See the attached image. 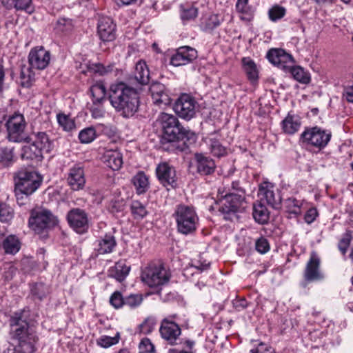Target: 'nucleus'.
Wrapping results in <instances>:
<instances>
[{
    "instance_id": "1",
    "label": "nucleus",
    "mask_w": 353,
    "mask_h": 353,
    "mask_svg": "<svg viewBox=\"0 0 353 353\" xmlns=\"http://www.w3.org/2000/svg\"><path fill=\"white\" fill-rule=\"evenodd\" d=\"M10 336L16 343V351L34 353L39 336L35 329L33 314L28 307L14 312L9 319Z\"/></svg>"
},
{
    "instance_id": "2",
    "label": "nucleus",
    "mask_w": 353,
    "mask_h": 353,
    "mask_svg": "<svg viewBox=\"0 0 353 353\" xmlns=\"http://www.w3.org/2000/svg\"><path fill=\"white\" fill-rule=\"evenodd\" d=\"M108 98L116 112L123 117H131L139 110V93L126 83L120 81L112 84Z\"/></svg>"
},
{
    "instance_id": "3",
    "label": "nucleus",
    "mask_w": 353,
    "mask_h": 353,
    "mask_svg": "<svg viewBox=\"0 0 353 353\" xmlns=\"http://www.w3.org/2000/svg\"><path fill=\"white\" fill-rule=\"evenodd\" d=\"M14 181L17 201L23 205L30 201V196L40 187L43 178L35 171L21 170L14 174Z\"/></svg>"
},
{
    "instance_id": "4",
    "label": "nucleus",
    "mask_w": 353,
    "mask_h": 353,
    "mask_svg": "<svg viewBox=\"0 0 353 353\" xmlns=\"http://www.w3.org/2000/svg\"><path fill=\"white\" fill-rule=\"evenodd\" d=\"M196 136L194 132L183 128L180 123L163 132L161 140L165 150H185L190 144L194 143Z\"/></svg>"
},
{
    "instance_id": "5",
    "label": "nucleus",
    "mask_w": 353,
    "mask_h": 353,
    "mask_svg": "<svg viewBox=\"0 0 353 353\" xmlns=\"http://www.w3.org/2000/svg\"><path fill=\"white\" fill-rule=\"evenodd\" d=\"M196 136L194 132L183 128L180 123L163 132L161 140L165 150H185L190 144L194 143Z\"/></svg>"
},
{
    "instance_id": "6",
    "label": "nucleus",
    "mask_w": 353,
    "mask_h": 353,
    "mask_svg": "<svg viewBox=\"0 0 353 353\" xmlns=\"http://www.w3.org/2000/svg\"><path fill=\"white\" fill-rule=\"evenodd\" d=\"M173 217L179 233L189 235L196 230L199 216L193 207L183 204L176 205Z\"/></svg>"
},
{
    "instance_id": "7",
    "label": "nucleus",
    "mask_w": 353,
    "mask_h": 353,
    "mask_svg": "<svg viewBox=\"0 0 353 353\" xmlns=\"http://www.w3.org/2000/svg\"><path fill=\"white\" fill-rule=\"evenodd\" d=\"M7 129V138L10 141L14 143L27 142L29 143L32 138L26 136L24 130L26 122L22 114L14 112L10 115L6 123Z\"/></svg>"
},
{
    "instance_id": "8",
    "label": "nucleus",
    "mask_w": 353,
    "mask_h": 353,
    "mask_svg": "<svg viewBox=\"0 0 353 353\" xmlns=\"http://www.w3.org/2000/svg\"><path fill=\"white\" fill-rule=\"evenodd\" d=\"M332 133L319 126L305 128L301 134L303 143L319 150L325 148L330 142Z\"/></svg>"
},
{
    "instance_id": "9",
    "label": "nucleus",
    "mask_w": 353,
    "mask_h": 353,
    "mask_svg": "<svg viewBox=\"0 0 353 353\" xmlns=\"http://www.w3.org/2000/svg\"><path fill=\"white\" fill-rule=\"evenodd\" d=\"M56 217L46 209L32 210L28 221L29 226L37 233H40L57 223Z\"/></svg>"
},
{
    "instance_id": "10",
    "label": "nucleus",
    "mask_w": 353,
    "mask_h": 353,
    "mask_svg": "<svg viewBox=\"0 0 353 353\" xmlns=\"http://www.w3.org/2000/svg\"><path fill=\"white\" fill-rule=\"evenodd\" d=\"M142 279L150 287H157L167 283L169 275L162 265L151 264L143 272Z\"/></svg>"
},
{
    "instance_id": "11",
    "label": "nucleus",
    "mask_w": 353,
    "mask_h": 353,
    "mask_svg": "<svg viewBox=\"0 0 353 353\" xmlns=\"http://www.w3.org/2000/svg\"><path fill=\"white\" fill-rule=\"evenodd\" d=\"M197 106L198 103L194 97L183 94L175 101L173 109L181 118L190 120L194 117Z\"/></svg>"
},
{
    "instance_id": "12",
    "label": "nucleus",
    "mask_w": 353,
    "mask_h": 353,
    "mask_svg": "<svg viewBox=\"0 0 353 353\" xmlns=\"http://www.w3.org/2000/svg\"><path fill=\"white\" fill-rule=\"evenodd\" d=\"M175 317L174 314L163 319L159 328L161 337L170 345L176 344L181 334L180 327L173 321Z\"/></svg>"
},
{
    "instance_id": "13",
    "label": "nucleus",
    "mask_w": 353,
    "mask_h": 353,
    "mask_svg": "<svg viewBox=\"0 0 353 353\" xmlns=\"http://www.w3.org/2000/svg\"><path fill=\"white\" fill-rule=\"evenodd\" d=\"M245 196L242 194L235 196L233 194H225L221 201L219 211L225 214V219H230V214L241 212L244 209Z\"/></svg>"
},
{
    "instance_id": "14",
    "label": "nucleus",
    "mask_w": 353,
    "mask_h": 353,
    "mask_svg": "<svg viewBox=\"0 0 353 353\" xmlns=\"http://www.w3.org/2000/svg\"><path fill=\"white\" fill-rule=\"evenodd\" d=\"M70 226L77 233L83 234L88 229V217L87 213L80 208H72L67 214Z\"/></svg>"
},
{
    "instance_id": "15",
    "label": "nucleus",
    "mask_w": 353,
    "mask_h": 353,
    "mask_svg": "<svg viewBox=\"0 0 353 353\" xmlns=\"http://www.w3.org/2000/svg\"><path fill=\"white\" fill-rule=\"evenodd\" d=\"M50 60V52L42 46L32 48L28 55V63L32 69H45L48 65Z\"/></svg>"
},
{
    "instance_id": "16",
    "label": "nucleus",
    "mask_w": 353,
    "mask_h": 353,
    "mask_svg": "<svg viewBox=\"0 0 353 353\" xmlns=\"http://www.w3.org/2000/svg\"><path fill=\"white\" fill-rule=\"evenodd\" d=\"M66 179L68 185L72 190H83L85 184V177L82 163H76L70 168Z\"/></svg>"
},
{
    "instance_id": "17",
    "label": "nucleus",
    "mask_w": 353,
    "mask_h": 353,
    "mask_svg": "<svg viewBox=\"0 0 353 353\" xmlns=\"http://www.w3.org/2000/svg\"><path fill=\"white\" fill-rule=\"evenodd\" d=\"M150 92L154 104L159 108H163L172 102L169 92L163 83H152L150 86Z\"/></svg>"
},
{
    "instance_id": "18",
    "label": "nucleus",
    "mask_w": 353,
    "mask_h": 353,
    "mask_svg": "<svg viewBox=\"0 0 353 353\" xmlns=\"http://www.w3.org/2000/svg\"><path fill=\"white\" fill-rule=\"evenodd\" d=\"M156 174L160 183L165 187L176 185V171L173 166L166 162L159 163L156 168Z\"/></svg>"
},
{
    "instance_id": "19",
    "label": "nucleus",
    "mask_w": 353,
    "mask_h": 353,
    "mask_svg": "<svg viewBox=\"0 0 353 353\" xmlns=\"http://www.w3.org/2000/svg\"><path fill=\"white\" fill-rule=\"evenodd\" d=\"M259 194L261 201H265L267 203L274 209L280 208L281 204V196L280 192L270 183H264L260 185Z\"/></svg>"
},
{
    "instance_id": "20",
    "label": "nucleus",
    "mask_w": 353,
    "mask_h": 353,
    "mask_svg": "<svg viewBox=\"0 0 353 353\" xmlns=\"http://www.w3.org/2000/svg\"><path fill=\"white\" fill-rule=\"evenodd\" d=\"M197 51L190 46L179 48L170 59V64L174 66H181L191 63L197 57Z\"/></svg>"
},
{
    "instance_id": "21",
    "label": "nucleus",
    "mask_w": 353,
    "mask_h": 353,
    "mask_svg": "<svg viewBox=\"0 0 353 353\" xmlns=\"http://www.w3.org/2000/svg\"><path fill=\"white\" fill-rule=\"evenodd\" d=\"M116 26L110 17H101L98 23L97 32L103 41H113L115 37Z\"/></svg>"
},
{
    "instance_id": "22",
    "label": "nucleus",
    "mask_w": 353,
    "mask_h": 353,
    "mask_svg": "<svg viewBox=\"0 0 353 353\" xmlns=\"http://www.w3.org/2000/svg\"><path fill=\"white\" fill-rule=\"evenodd\" d=\"M210 153L215 157L221 158L227 155L228 149L220 139V136L216 133L211 134L205 139Z\"/></svg>"
},
{
    "instance_id": "23",
    "label": "nucleus",
    "mask_w": 353,
    "mask_h": 353,
    "mask_svg": "<svg viewBox=\"0 0 353 353\" xmlns=\"http://www.w3.org/2000/svg\"><path fill=\"white\" fill-rule=\"evenodd\" d=\"M116 245L114 236L111 233H107L96 241L94 250L98 254H110L113 252Z\"/></svg>"
},
{
    "instance_id": "24",
    "label": "nucleus",
    "mask_w": 353,
    "mask_h": 353,
    "mask_svg": "<svg viewBox=\"0 0 353 353\" xmlns=\"http://www.w3.org/2000/svg\"><path fill=\"white\" fill-rule=\"evenodd\" d=\"M320 260L319 257L312 253L307 261L304 272V278L307 281H313L321 279L319 270Z\"/></svg>"
},
{
    "instance_id": "25",
    "label": "nucleus",
    "mask_w": 353,
    "mask_h": 353,
    "mask_svg": "<svg viewBox=\"0 0 353 353\" xmlns=\"http://www.w3.org/2000/svg\"><path fill=\"white\" fill-rule=\"evenodd\" d=\"M197 172L201 175H209L215 170V163L210 157L202 154H196L194 156Z\"/></svg>"
},
{
    "instance_id": "26",
    "label": "nucleus",
    "mask_w": 353,
    "mask_h": 353,
    "mask_svg": "<svg viewBox=\"0 0 353 353\" xmlns=\"http://www.w3.org/2000/svg\"><path fill=\"white\" fill-rule=\"evenodd\" d=\"M103 160L107 166L113 170H119L123 165V155L119 150H107L103 154Z\"/></svg>"
},
{
    "instance_id": "27",
    "label": "nucleus",
    "mask_w": 353,
    "mask_h": 353,
    "mask_svg": "<svg viewBox=\"0 0 353 353\" xmlns=\"http://www.w3.org/2000/svg\"><path fill=\"white\" fill-rule=\"evenodd\" d=\"M301 121L299 116L288 114L282 121L281 127L283 131L288 134H294L300 128Z\"/></svg>"
},
{
    "instance_id": "28",
    "label": "nucleus",
    "mask_w": 353,
    "mask_h": 353,
    "mask_svg": "<svg viewBox=\"0 0 353 353\" xmlns=\"http://www.w3.org/2000/svg\"><path fill=\"white\" fill-rule=\"evenodd\" d=\"M134 80L141 85H146L150 81V72L145 61H139L137 63L133 72Z\"/></svg>"
},
{
    "instance_id": "29",
    "label": "nucleus",
    "mask_w": 353,
    "mask_h": 353,
    "mask_svg": "<svg viewBox=\"0 0 353 353\" xmlns=\"http://www.w3.org/2000/svg\"><path fill=\"white\" fill-rule=\"evenodd\" d=\"M130 267L125 264L123 261H119L108 270V275L114 278L118 281H123L128 275Z\"/></svg>"
},
{
    "instance_id": "30",
    "label": "nucleus",
    "mask_w": 353,
    "mask_h": 353,
    "mask_svg": "<svg viewBox=\"0 0 353 353\" xmlns=\"http://www.w3.org/2000/svg\"><path fill=\"white\" fill-rule=\"evenodd\" d=\"M21 241L14 234L6 236L1 243V248L4 252L8 254H15L21 249Z\"/></svg>"
},
{
    "instance_id": "31",
    "label": "nucleus",
    "mask_w": 353,
    "mask_h": 353,
    "mask_svg": "<svg viewBox=\"0 0 353 353\" xmlns=\"http://www.w3.org/2000/svg\"><path fill=\"white\" fill-rule=\"evenodd\" d=\"M252 215L254 220L260 224L268 223L270 217L269 211L261 201L254 204Z\"/></svg>"
},
{
    "instance_id": "32",
    "label": "nucleus",
    "mask_w": 353,
    "mask_h": 353,
    "mask_svg": "<svg viewBox=\"0 0 353 353\" xmlns=\"http://www.w3.org/2000/svg\"><path fill=\"white\" fill-rule=\"evenodd\" d=\"M43 152L41 150L33 143L23 146L21 157L23 159H37L41 161L43 158Z\"/></svg>"
},
{
    "instance_id": "33",
    "label": "nucleus",
    "mask_w": 353,
    "mask_h": 353,
    "mask_svg": "<svg viewBox=\"0 0 353 353\" xmlns=\"http://www.w3.org/2000/svg\"><path fill=\"white\" fill-rule=\"evenodd\" d=\"M136 192L138 194H142L146 192L149 188L148 178L143 172H139L132 179Z\"/></svg>"
},
{
    "instance_id": "34",
    "label": "nucleus",
    "mask_w": 353,
    "mask_h": 353,
    "mask_svg": "<svg viewBox=\"0 0 353 353\" xmlns=\"http://www.w3.org/2000/svg\"><path fill=\"white\" fill-rule=\"evenodd\" d=\"M32 135L34 137V140L32 143L41 149V150L46 152L50 151L51 143L48 136L45 132H36L33 130Z\"/></svg>"
},
{
    "instance_id": "35",
    "label": "nucleus",
    "mask_w": 353,
    "mask_h": 353,
    "mask_svg": "<svg viewBox=\"0 0 353 353\" xmlns=\"http://www.w3.org/2000/svg\"><path fill=\"white\" fill-rule=\"evenodd\" d=\"M91 100L106 101V88L103 81H99L90 87Z\"/></svg>"
},
{
    "instance_id": "36",
    "label": "nucleus",
    "mask_w": 353,
    "mask_h": 353,
    "mask_svg": "<svg viewBox=\"0 0 353 353\" xmlns=\"http://www.w3.org/2000/svg\"><path fill=\"white\" fill-rule=\"evenodd\" d=\"M105 101H106L91 100V102L88 103V108L94 119H100L104 117L105 113L104 103Z\"/></svg>"
},
{
    "instance_id": "37",
    "label": "nucleus",
    "mask_w": 353,
    "mask_h": 353,
    "mask_svg": "<svg viewBox=\"0 0 353 353\" xmlns=\"http://www.w3.org/2000/svg\"><path fill=\"white\" fill-rule=\"evenodd\" d=\"M243 70L251 81H254L258 79V70L253 60L249 57H245L242 59Z\"/></svg>"
},
{
    "instance_id": "38",
    "label": "nucleus",
    "mask_w": 353,
    "mask_h": 353,
    "mask_svg": "<svg viewBox=\"0 0 353 353\" xmlns=\"http://www.w3.org/2000/svg\"><path fill=\"white\" fill-rule=\"evenodd\" d=\"M302 205L303 202L301 201L297 200L294 197L288 198L283 202L286 211L289 214H294L295 216L301 214Z\"/></svg>"
},
{
    "instance_id": "39",
    "label": "nucleus",
    "mask_w": 353,
    "mask_h": 353,
    "mask_svg": "<svg viewBox=\"0 0 353 353\" xmlns=\"http://www.w3.org/2000/svg\"><path fill=\"white\" fill-rule=\"evenodd\" d=\"M287 72H290L295 80L301 83L307 84L310 81V74L300 66L293 65Z\"/></svg>"
},
{
    "instance_id": "40",
    "label": "nucleus",
    "mask_w": 353,
    "mask_h": 353,
    "mask_svg": "<svg viewBox=\"0 0 353 353\" xmlns=\"http://www.w3.org/2000/svg\"><path fill=\"white\" fill-rule=\"evenodd\" d=\"M287 12L285 7L279 4L272 6L268 12L269 19L272 22H276L283 19Z\"/></svg>"
},
{
    "instance_id": "41",
    "label": "nucleus",
    "mask_w": 353,
    "mask_h": 353,
    "mask_svg": "<svg viewBox=\"0 0 353 353\" xmlns=\"http://www.w3.org/2000/svg\"><path fill=\"white\" fill-rule=\"evenodd\" d=\"M159 121L162 126L163 132L168 128H172L175 125L179 123L178 119L173 114L162 112L159 116Z\"/></svg>"
},
{
    "instance_id": "42",
    "label": "nucleus",
    "mask_w": 353,
    "mask_h": 353,
    "mask_svg": "<svg viewBox=\"0 0 353 353\" xmlns=\"http://www.w3.org/2000/svg\"><path fill=\"white\" fill-rule=\"evenodd\" d=\"M130 210L134 218L136 219H142L148 214L145 205L139 201H133L132 202Z\"/></svg>"
},
{
    "instance_id": "43",
    "label": "nucleus",
    "mask_w": 353,
    "mask_h": 353,
    "mask_svg": "<svg viewBox=\"0 0 353 353\" xmlns=\"http://www.w3.org/2000/svg\"><path fill=\"white\" fill-rule=\"evenodd\" d=\"M32 68L23 67L20 73V83L21 86L29 88L31 86L34 79V74L31 70Z\"/></svg>"
},
{
    "instance_id": "44",
    "label": "nucleus",
    "mask_w": 353,
    "mask_h": 353,
    "mask_svg": "<svg viewBox=\"0 0 353 353\" xmlns=\"http://www.w3.org/2000/svg\"><path fill=\"white\" fill-rule=\"evenodd\" d=\"M59 125L63 130L70 132L75 128V123L73 119L65 114L59 113L57 115Z\"/></svg>"
},
{
    "instance_id": "45",
    "label": "nucleus",
    "mask_w": 353,
    "mask_h": 353,
    "mask_svg": "<svg viewBox=\"0 0 353 353\" xmlns=\"http://www.w3.org/2000/svg\"><path fill=\"white\" fill-rule=\"evenodd\" d=\"M198 14L197 8L192 6L181 8V19L183 23L194 20Z\"/></svg>"
},
{
    "instance_id": "46",
    "label": "nucleus",
    "mask_w": 353,
    "mask_h": 353,
    "mask_svg": "<svg viewBox=\"0 0 353 353\" xmlns=\"http://www.w3.org/2000/svg\"><path fill=\"white\" fill-rule=\"evenodd\" d=\"M294 61L292 56L283 50L277 67L287 72L294 65Z\"/></svg>"
},
{
    "instance_id": "47",
    "label": "nucleus",
    "mask_w": 353,
    "mask_h": 353,
    "mask_svg": "<svg viewBox=\"0 0 353 353\" xmlns=\"http://www.w3.org/2000/svg\"><path fill=\"white\" fill-rule=\"evenodd\" d=\"M14 216L13 209L6 203L0 202V221L8 223Z\"/></svg>"
},
{
    "instance_id": "48",
    "label": "nucleus",
    "mask_w": 353,
    "mask_h": 353,
    "mask_svg": "<svg viewBox=\"0 0 353 353\" xmlns=\"http://www.w3.org/2000/svg\"><path fill=\"white\" fill-rule=\"evenodd\" d=\"M14 148L10 146H4L0 148V162L3 165H8L13 159Z\"/></svg>"
},
{
    "instance_id": "49",
    "label": "nucleus",
    "mask_w": 353,
    "mask_h": 353,
    "mask_svg": "<svg viewBox=\"0 0 353 353\" xmlns=\"http://www.w3.org/2000/svg\"><path fill=\"white\" fill-rule=\"evenodd\" d=\"M96 138V130L92 127L86 128L80 131L79 139L82 143H89Z\"/></svg>"
},
{
    "instance_id": "50",
    "label": "nucleus",
    "mask_w": 353,
    "mask_h": 353,
    "mask_svg": "<svg viewBox=\"0 0 353 353\" xmlns=\"http://www.w3.org/2000/svg\"><path fill=\"white\" fill-rule=\"evenodd\" d=\"M141 294H131L125 297V305L133 309L139 307L143 302Z\"/></svg>"
},
{
    "instance_id": "51",
    "label": "nucleus",
    "mask_w": 353,
    "mask_h": 353,
    "mask_svg": "<svg viewBox=\"0 0 353 353\" xmlns=\"http://www.w3.org/2000/svg\"><path fill=\"white\" fill-rule=\"evenodd\" d=\"M14 4L12 8L17 10H25L30 14L34 11L32 0H14Z\"/></svg>"
},
{
    "instance_id": "52",
    "label": "nucleus",
    "mask_w": 353,
    "mask_h": 353,
    "mask_svg": "<svg viewBox=\"0 0 353 353\" xmlns=\"http://www.w3.org/2000/svg\"><path fill=\"white\" fill-rule=\"evenodd\" d=\"M110 303L114 308L119 309L125 305V298L120 292L115 291L110 297Z\"/></svg>"
},
{
    "instance_id": "53",
    "label": "nucleus",
    "mask_w": 353,
    "mask_h": 353,
    "mask_svg": "<svg viewBox=\"0 0 353 353\" xmlns=\"http://www.w3.org/2000/svg\"><path fill=\"white\" fill-rule=\"evenodd\" d=\"M283 49L272 48L270 49L266 54V58L268 61L274 65L278 66L279 59L282 53Z\"/></svg>"
},
{
    "instance_id": "54",
    "label": "nucleus",
    "mask_w": 353,
    "mask_h": 353,
    "mask_svg": "<svg viewBox=\"0 0 353 353\" xmlns=\"http://www.w3.org/2000/svg\"><path fill=\"white\" fill-rule=\"evenodd\" d=\"M32 294L39 300H41L47 293V288L43 283H36L31 288Z\"/></svg>"
},
{
    "instance_id": "55",
    "label": "nucleus",
    "mask_w": 353,
    "mask_h": 353,
    "mask_svg": "<svg viewBox=\"0 0 353 353\" xmlns=\"http://www.w3.org/2000/svg\"><path fill=\"white\" fill-rule=\"evenodd\" d=\"M139 353H153L154 347L150 340L145 338L143 339L139 346Z\"/></svg>"
},
{
    "instance_id": "56",
    "label": "nucleus",
    "mask_w": 353,
    "mask_h": 353,
    "mask_svg": "<svg viewBox=\"0 0 353 353\" xmlns=\"http://www.w3.org/2000/svg\"><path fill=\"white\" fill-rule=\"evenodd\" d=\"M255 248L259 253H266L270 250V245L268 240L264 237H260L256 241Z\"/></svg>"
},
{
    "instance_id": "57",
    "label": "nucleus",
    "mask_w": 353,
    "mask_h": 353,
    "mask_svg": "<svg viewBox=\"0 0 353 353\" xmlns=\"http://www.w3.org/2000/svg\"><path fill=\"white\" fill-rule=\"evenodd\" d=\"M249 0H237L236 10L238 12L244 14H251V8L248 4Z\"/></svg>"
},
{
    "instance_id": "58",
    "label": "nucleus",
    "mask_w": 353,
    "mask_h": 353,
    "mask_svg": "<svg viewBox=\"0 0 353 353\" xmlns=\"http://www.w3.org/2000/svg\"><path fill=\"white\" fill-rule=\"evenodd\" d=\"M220 24L221 21L219 16L216 14H212L208 18L205 22V29L206 30H212L219 26Z\"/></svg>"
},
{
    "instance_id": "59",
    "label": "nucleus",
    "mask_w": 353,
    "mask_h": 353,
    "mask_svg": "<svg viewBox=\"0 0 353 353\" xmlns=\"http://www.w3.org/2000/svg\"><path fill=\"white\" fill-rule=\"evenodd\" d=\"M225 194H233L235 196H239L242 194L245 196V190L240 185V183L238 181H232L231 183L230 188L228 189V192L225 193Z\"/></svg>"
},
{
    "instance_id": "60",
    "label": "nucleus",
    "mask_w": 353,
    "mask_h": 353,
    "mask_svg": "<svg viewBox=\"0 0 353 353\" xmlns=\"http://www.w3.org/2000/svg\"><path fill=\"white\" fill-rule=\"evenodd\" d=\"M119 342V336H103L101 337L98 341V344L103 347H109L112 345H114Z\"/></svg>"
},
{
    "instance_id": "61",
    "label": "nucleus",
    "mask_w": 353,
    "mask_h": 353,
    "mask_svg": "<svg viewBox=\"0 0 353 353\" xmlns=\"http://www.w3.org/2000/svg\"><path fill=\"white\" fill-rule=\"evenodd\" d=\"M155 321L152 319H146L140 325L141 332L148 334L154 330Z\"/></svg>"
},
{
    "instance_id": "62",
    "label": "nucleus",
    "mask_w": 353,
    "mask_h": 353,
    "mask_svg": "<svg viewBox=\"0 0 353 353\" xmlns=\"http://www.w3.org/2000/svg\"><path fill=\"white\" fill-rule=\"evenodd\" d=\"M57 28L61 31H68L72 28V22L70 19H59L57 23Z\"/></svg>"
},
{
    "instance_id": "63",
    "label": "nucleus",
    "mask_w": 353,
    "mask_h": 353,
    "mask_svg": "<svg viewBox=\"0 0 353 353\" xmlns=\"http://www.w3.org/2000/svg\"><path fill=\"white\" fill-rule=\"evenodd\" d=\"M317 216H318L317 210L315 208H311L306 212V213L305 214V216H304L305 221L307 223L310 224L315 221Z\"/></svg>"
},
{
    "instance_id": "64",
    "label": "nucleus",
    "mask_w": 353,
    "mask_h": 353,
    "mask_svg": "<svg viewBox=\"0 0 353 353\" xmlns=\"http://www.w3.org/2000/svg\"><path fill=\"white\" fill-rule=\"evenodd\" d=\"M251 353H274V350L265 343H260L254 349L251 350Z\"/></svg>"
}]
</instances>
